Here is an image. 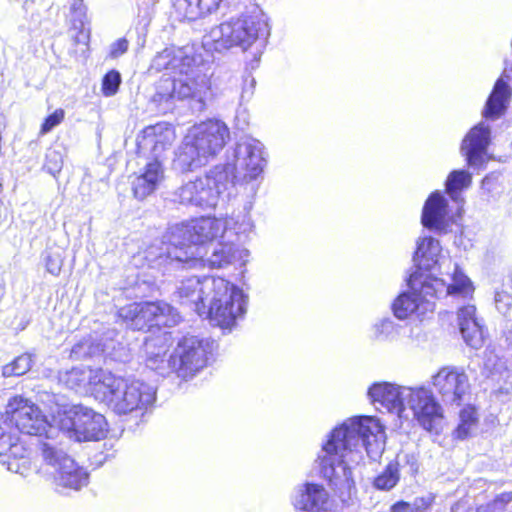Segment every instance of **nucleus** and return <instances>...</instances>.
Masks as SVG:
<instances>
[{"label": "nucleus", "instance_id": "49530a36", "mask_svg": "<svg viewBox=\"0 0 512 512\" xmlns=\"http://www.w3.org/2000/svg\"><path fill=\"white\" fill-rule=\"evenodd\" d=\"M129 42L125 38H120L110 45L109 55L111 58H118L127 52Z\"/></svg>", "mask_w": 512, "mask_h": 512}, {"label": "nucleus", "instance_id": "1a4fd4ad", "mask_svg": "<svg viewBox=\"0 0 512 512\" xmlns=\"http://www.w3.org/2000/svg\"><path fill=\"white\" fill-rule=\"evenodd\" d=\"M58 429L78 442L99 441L105 438L108 424L102 414L83 405H74L59 414Z\"/></svg>", "mask_w": 512, "mask_h": 512}, {"label": "nucleus", "instance_id": "2f4dec72", "mask_svg": "<svg viewBox=\"0 0 512 512\" xmlns=\"http://www.w3.org/2000/svg\"><path fill=\"white\" fill-rule=\"evenodd\" d=\"M474 286L471 280L460 270L455 267L452 274V282L446 284V296L454 295L461 296L463 298H471L474 293Z\"/></svg>", "mask_w": 512, "mask_h": 512}, {"label": "nucleus", "instance_id": "37998d69", "mask_svg": "<svg viewBox=\"0 0 512 512\" xmlns=\"http://www.w3.org/2000/svg\"><path fill=\"white\" fill-rule=\"evenodd\" d=\"M63 255L59 251L47 250L44 255L47 272L58 276L63 266Z\"/></svg>", "mask_w": 512, "mask_h": 512}, {"label": "nucleus", "instance_id": "9b49d317", "mask_svg": "<svg viewBox=\"0 0 512 512\" xmlns=\"http://www.w3.org/2000/svg\"><path fill=\"white\" fill-rule=\"evenodd\" d=\"M6 414L16 428L24 434L54 439L59 435L58 427L52 425L37 405L21 396L13 397L7 405Z\"/></svg>", "mask_w": 512, "mask_h": 512}, {"label": "nucleus", "instance_id": "a18cd8bd", "mask_svg": "<svg viewBox=\"0 0 512 512\" xmlns=\"http://www.w3.org/2000/svg\"><path fill=\"white\" fill-rule=\"evenodd\" d=\"M99 351V347H93L88 341L79 342L73 346L71 354L77 358L92 357Z\"/></svg>", "mask_w": 512, "mask_h": 512}, {"label": "nucleus", "instance_id": "7ed1b4c3", "mask_svg": "<svg viewBox=\"0 0 512 512\" xmlns=\"http://www.w3.org/2000/svg\"><path fill=\"white\" fill-rule=\"evenodd\" d=\"M149 70L170 71V75H164L157 82L151 98L162 112L171 109L175 100H202L205 79L197 73L196 59L186 48H165L154 56Z\"/></svg>", "mask_w": 512, "mask_h": 512}, {"label": "nucleus", "instance_id": "393cba45", "mask_svg": "<svg viewBox=\"0 0 512 512\" xmlns=\"http://www.w3.org/2000/svg\"><path fill=\"white\" fill-rule=\"evenodd\" d=\"M249 252L247 249L241 248L234 243V239L221 240L218 246L213 250L210 257L205 258V265L210 268H223L229 264L245 263Z\"/></svg>", "mask_w": 512, "mask_h": 512}, {"label": "nucleus", "instance_id": "5701e85b", "mask_svg": "<svg viewBox=\"0 0 512 512\" xmlns=\"http://www.w3.org/2000/svg\"><path fill=\"white\" fill-rule=\"evenodd\" d=\"M448 203L439 191H433L427 197L421 213V223L428 229L445 230L447 226Z\"/></svg>", "mask_w": 512, "mask_h": 512}, {"label": "nucleus", "instance_id": "412c9836", "mask_svg": "<svg viewBox=\"0 0 512 512\" xmlns=\"http://www.w3.org/2000/svg\"><path fill=\"white\" fill-rule=\"evenodd\" d=\"M175 140L174 128L168 123H157L143 129L139 146L151 150L152 157L161 159L162 153L170 148Z\"/></svg>", "mask_w": 512, "mask_h": 512}, {"label": "nucleus", "instance_id": "6ab92c4d", "mask_svg": "<svg viewBox=\"0 0 512 512\" xmlns=\"http://www.w3.org/2000/svg\"><path fill=\"white\" fill-rule=\"evenodd\" d=\"M144 313L148 326H172L179 321V314L165 302H142L126 305V315Z\"/></svg>", "mask_w": 512, "mask_h": 512}, {"label": "nucleus", "instance_id": "f03ea898", "mask_svg": "<svg viewBox=\"0 0 512 512\" xmlns=\"http://www.w3.org/2000/svg\"><path fill=\"white\" fill-rule=\"evenodd\" d=\"M229 222L225 218L202 216L172 225L155 255L156 265L163 267L164 273L204 266V244L227 239Z\"/></svg>", "mask_w": 512, "mask_h": 512}, {"label": "nucleus", "instance_id": "a211bd4d", "mask_svg": "<svg viewBox=\"0 0 512 512\" xmlns=\"http://www.w3.org/2000/svg\"><path fill=\"white\" fill-rule=\"evenodd\" d=\"M489 144V127L482 122L473 126L463 138L460 147L467 164L471 166L483 164Z\"/></svg>", "mask_w": 512, "mask_h": 512}, {"label": "nucleus", "instance_id": "9d476101", "mask_svg": "<svg viewBox=\"0 0 512 512\" xmlns=\"http://www.w3.org/2000/svg\"><path fill=\"white\" fill-rule=\"evenodd\" d=\"M215 342L207 338L186 336L174 350L173 372L188 380L207 366L213 357Z\"/></svg>", "mask_w": 512, "mask_h": 512}, {"label": "nucleus", "instance_id": "6e6552de", "mask_svg": "<svg viewBox=\"0 0 512 512\" xmlns=\"http://www.w3.org/2000/svg\"><path fill=\"white\" fill-rule=\"evenodd\" d=\"M99 387L97 400L117 414L147 409L156 398V391L151 385L140 380L117 377L107 370Z\"/></svg>", "mask_w": 512, "mask_h": 512}, {"label": "nucleus", "instance_id": "39448f33", "mask_svg": "<svg viewBox=\"0 0 512 512\" xmlns=\"http://www.w3.org/2000/svg\"><path fill=\"white\" fill-rule=\"evenodd\" d=\"M376 426L372 417L362 416L355 420L351 426L342 424L335 427L328 434L327 440L322 444L324 454L318 457L320 472L329 481L339 478L336 467H341L342 475L351 477V468L348 462L354 460L350 455L359 440L366 442L372 433L371 426Z\"/></svg>", "mask_w": 512, "mask_h": 512}, {"label": "nucleus", "instance_id": "a878e982", "mask_svg": "<svg viewBox=\"0 0 512 512\" xmlns=\"http://www.w3.org/2000/svg\"><path fill=\"white\" fill-rule=\"evenodd\" d=\"M457 320L461 335L467 345L472 348L482 346L484 342L483 326L476 317V307L471 304L460 307Z\"/></svg>", "mask_w": 512, "mask_h": 512}, {"label": "nucleus", "instance_id": "3c124183", "mask_svg": "<svg viewBox=\"0 0 512 512\" xmlns=\"http://www.w3.org/2000/svg\"><path fill=\"white\" fill-rule=\"evenodd\" d=\"M199 2L203 15L205 16L206 14H210L215 11L222 0H199Z\"/></svg>", "mask_w": 512, "mask_h": 512}, {"label": "nucleus", "instance_id": "2eb2a0df", "mask_svg": "<svg viewBox=\"0 0 512 512\" xmlns=\"http://www.w3.org/2000/svg\"><path fill=\"white\" fill-rule=\"evenodd\" d=\"M106 370L86 366L73 367L59 373V382L79 394H90L97 400V390L102 385Z\"/></svg>", "mask_w": 512, "mask_h": 512}, {"label": "nucleus", "instance_id": "4be33fe9", "mask_svg": "<svg viewBox=\"0 0 512 512\" xmlns=\"http://www.w3.org/2000/svg\"><path fill=\"white\" fill-rule=\"evenodd\" d=\"M218 277L192 276L182 280L177 287V295L183 304H188L200 316V305H206L211 290L206 288L208 281L216 280Z\"/></svg>", "mask_w": 512, "mask_h": 512}, {"label": "nucleus", "instance_id": "72a5a7b5", "mask_svg": "<svg viewBox=\"0 0 512 512\" xmlns=\"http://www.w3.org/2000/svg\"><path fill=\"white\" fill-rule=\"evenodd\" d=\"M70 9L73 28L79 30L78 35L75 37V42L87 44L89 40V32L85 31L87 16L86 6L84 5L83 0H73Z\"/></svg>", "mask_w": 512, "mask_h": 512}, {"label": "nucleus", "instance_id": "f257e3e1", "mask_svg": "<svg viewBox=\"0 0 512 512\" xmlns=\"http://www.w3.org/2000/svg\"><path fill=\"white\" fill-rule=\"evenodd\" d=\"M265 164L263 144L253 138L243 139L237 143L232 161L215 165L203 177L179 187L173 193V201L201 208L215 207L229 188L257 179Z\"/></svg>", "mask_w": 512, "mask_h": 512}, {"label": "nucleus", "instance_id": "aec40b11", "mask_svg": "<svg viewBox=\"0 0 512 512\" xmlns=\"http://www.w3.org/2000/svg\"><path fill=\"white\" fill-rule=\"evenodd\" d=\"M407 389L389 382H379L369 387L368 395L373 403H378L387 411L396 412L401 416L405 410Z\"/></svg>", "mask_w": 512, "mask_h": 512}, {"label": "nucleus", "instance_id": "f3484780", "mask_svg": "<svg viewBox=\"0 0 512 512\" xmlns=\"http://www.w3.org/2000/svg\"><path fill=\"white\" fill-rule=\"evenodd\" d=\"M28 449L15 434L4 432L0 436V463L7 466V470L26 475L28 471Z\"/></svg>", "mask_w": 512, "mask_h": 512}, {"label": "nucleus", "instance_id": "e433bc0d", "mask_svg": "<svg viewBox=\"0 0 512 512\" xmlns=\"http://www.w3.org/2000/svg\"><path fill=\"white\" fill-rule=\"evenodd\" d=\"M472 183V176L466 170H454L450 172L446 179L445 187L446 192L451 196H454L457 192H460L468 188Z\"/></svg>", "mask_w": 512, "mask_h": 512}, {"label": "nucleus", "instance_id": "ddd939ff", "mask_svg": "<svg viewBox=\"0 0 512 512\" xmlns=\"http://www.w3.org/2000/svg\"><path fill=\"white\" fill-rule=\"evenodd\" d=\"M432 385L441 400L460 406L470 392L469 377L463 368L442 366L432 377Z\"/></svg>", "mask_w": 512, "mask_h": 512}, {"label": "nucleus", "instance_id": "79ce46f5", "mask_svg": "<svg viewBox=\"0 0 512 512\" xmlns=\"http://www.w3.org/2000/svg\"><path fill=\"white\" fill-rule=\"evenodd\" d=\"M63 163L64 160L61 151L57 149H49L47 151L44 169L49 174L56 177V175L62 170Z\"/></svg>", "mask_w": 512, "mask_h": 512}, {"label": "nucleus", "instance_id": "c03bdc74", "mask_svg": "<svg viewBox=\"0 0 512 512\" xmlns=\"http://www.w3.org/2000/svg\"><path fill=\"white\" fill-rule=\"evenodd\" d=\"M65 117V112L63 109H56L52 114L46 117L44 120L40 133L41 134H47L50 132L54 127L58 126Z\"/></svg>", "mask_w": 512, "mask_h": 512}, {"label": "nucleus", "instance_id": "b1692460", "mask_svg": "<svg viewBox=\"0 0 512 512\" xmlns=\"http://www.w3.org/2000/svg\"><path fill=\"white\" fill-rule=\"evenodd\" d=\"M249 252L247 249L241 248L234 243V239L221 240L218 246L213 250L210 257L205 258V265L210 268H223L229 264L245 263Z\"/></svg>", "mask_w": 512, "mask_h": 512}, {"label": "nucleus", "instance_id": "864d4df0", "mask_svg": "<svg viewBox=\"0 0 512 512\" xmlns=\"http://www.w3.org/2000/svg\"><path fill=\"white\" fill-rule=\"evenodd\" d=\"M6 420H4L3 416L0 414V436L3 435L4 432H6Z\"/></svg>", "mask_w": 512, "mask_h": 512}, {"label": "nucleus", "instance_id": "cd10ccee", "mask_svg": "<svg viewBox=\"0 0 512 512\" xmlns=\"http://www.w3.org/2000/svg\"><path fill=\"white\" fill-rule=\"evenodd\" d=\"M418 276H410L408 285L411 292L400 294L393 302V312L398 319H406L417 311L421 301L417 296L415 282Z\"/></svg>", "mask_w": 512, "mask_h": 512}, {"label": "nucleus", "instance_id": "0eeeda50", "mask_svg": "<svg viewBox=\"0 0 512 512\" xmlns=\"http://www.w3.org/2000/svg\"><path fill=\"white\" fill-rule=\"evenodd\" d=\"M206 288L211 290V294L206 305H200V316L223 330L231 331L244 318L248 297L237 286L221 277L208 281Z\"/></svg>", "mask_w": 512, "mask_h": 512}, {"label": "nucleus", "instance_id": "7c9ffc66", "mask_svg": "<svg viewBox=\"0 0 512 512\" xmlns=\"http://www.w3.org/2000/svg\"><path fill=\"white\" fill-rule=\"evenodd\" d=\"M479 416L475 405L467 404L459 411V423L454 434L457 439H465L471 435L472 430L478 425Z\"/></svg>", "mask_w": 512, "mask_h": 512}, {"label": "nucleus", "instance_id": "473e14b6", "mask_svg": "<svg viewBox=\"0 0 512 512\" xmlns=\"http://www.w3.org/2000/svg\"><path fill=\"white\" fill-rule=\"evenodd\" d=\"M172 8L179 21H194L204 16L199 0H172Z\"/></svg>", "mask_w": 512, "mask_h": 512}, {"label": "nucleus", "instance_id": "c756f323", "mask_svg": "<svg viewBox=\"0 0 512 512\" xmlns=\"http://www.w3.org/2000/svg\"><path fill=\"white\" fill-rule=\"evenodd\" d=\"M160 343V340H146L145 354H146V366L151 370L156 371L162 376L173 372L174 353L167 358V355L156 354L154 349L155 345Z\"/></svg>", "mask_w": 512, "mask_h": 512}, {"label": "nucleus", "instance_id": "ea45409f", "mask_svg": "<svg viewBox=\"0 0 512 512\" xmlns=\"http://www.w3.org/2000/svg\"><path fill=\"white\" fill-rule=\"evenodd\" d=\"M122 77L119 71L117 70H110L107 72L103 79H102V85H101V92L105 97H112L114 96L121 85Z\"/></svg>", "mask_w": 512, "mask_h": 512}, {"label": "nucleus", "instance_id": "4c0bfd02", "mask_svg": "<svg viewBox=\"0 0 512 512\" xmlns=\"http://www.w3.org/2000/svg\"><path fill=\"white\" fill-rule=\"evenodd\" d=\"M229 222V227L227 230V238L233 239L234 237L239 238L242 234H247L252 231L253 223L251 217L246 212L242 215L232 216L230 218H225Z\"/></svg>", "mask_w": 512, "mask_h": 512}, {"label": "nucleus", "instance_id": "8fccbe9b", "mask_svg": "<svg viewBox=\"0 0 512 512\" xmlns=\"http://www.w3.org/2000/svg\"><path fill=\"white\" fill-rule=\"evenodd\" d=\"M306 493L309 497L314 495L317 496V499H311L313 505H317L318 501L325 495L323 486L319 484H307Z\"/></svg>", "mask_w": 512, "mask_h": 512}, {"label": "nucleus", "instance_id": "f704fd0d", "mask_svg": "<svg viewBox=\"0 0 512 512\" xmlns=\"http://www.w3.org/2000/svg\"><path fill=\"white\" fill-rule=\"evenodd\" d=\"M400 479L399 465L396 462H390L384 470L373 480V486L378 490L388 491L394 488Z\"/></svg>", "mask_w": 512, "mask_h": 512}, {"label": "nucleus", "instance_id": "4468645a", "mask_svg": "<svg viewBox=\"0 0 512 512\" xmlns=\"http://www.w3.org/2000/svg\"><path fill=\"white\" fill-rule=\"evenodd\" d=\"M406 391L405 397L413 418L423 429L437 433L444 414L432 392L425 387H410Z\"/></svg>", "mask_w": 512, "mask_h": 512}, {"label": "nucleus", "instance_id": "603ef678", "mask_svg": "<svg viewBox=\"0 0 512 512\" xmlns=\"http://www.w3.org/2000/svg\"><path fill=\"white\" fill-rule=\"evenodd\" d=\"M255 83H256V81L254 78H251L249 80L246 79L244 81V87H243V90L241 93L242 101H248L252 97L253 92H254Z\"/></svg>", "mask_w": 512, "mask_h": 512}, {"label": "nucleus", "instance_id": "de8ad7c7", "mask_svg": "<svg viewBox=\"0 0 512 512\" xmlns=\"http://www.w3.org/2000/svg\"><path fill=\"white\" fill-rule=\"evenodd\" d=\"M512 502V491H505L500 494H497L492 502L491 505L498 510H505L507 505Z\"/></svg>", "mask_w": 512, "mask_h": 512}, {"label": "nucleus", "instance_id": "423d86ee", "mask_svg": "<svg viewBox=\"0 0 512 512\" xmlns=\"http://www.w3.org/2000/svg\"><path fill=\"white\" fill-rule=\"evenodd\" d=\"M229 138V128L221 120L211 119L193 126L178 148L175 168L189 172L204 166L223 149Z\"/></svg>", "mask_w": 512, "mask_h": 512}, {"label": "nucleus", "instance_id": "20e7f679", "mask_svg": "<svg viewBox=\"0 0 512 512\" xmlns=\"http://www.w3.org/2000/svg\"><path fill=\"white\" fill-rule=\"evenodd\" d=\"M270 28L266 16L261 11L231 17L213 27L204 37L206 45L221 52L234 47L247 51L252 48L251 67L257 66L266 47Z\"/></svg>", "mask_w": 512, "mask_h": 512}, {"label": "nucleus", "instance_id": "dca6fc26", "mask_svg": "<svg viewBox=\"0 0 512 512\" xmlns=\"http://www.w3.org/2000/svg\"><path fill=\"white\" fill-rule=\"evenodd\" d=\"M165 179L162 159L148 158L132 180V190L137 199H145L154 193Z\"/></svg>", "mask_w": 512, "mask_h": 512}, {"label": "nucleus", "instance_id": "a19ab883", "mask_svg": "<svg viewBox=\"0 0 512 512\" xmlns=\"http://www.w3.org/2000/svg\"><path fill=\"white\" fill-rule=\"evenodd\" d=\"M118 316L122 319L128 328L133 330L140 331L149 328L144 313H131L126 315V306L119 309Z\"/></svg>", "mask_w": 512, "mask_h": 512}, {"label": "nucleus", "instance_id": "c9c22d12", "mask_svg": "<svg viewBox=\"0 0 512 512\" xmlns=\"http://www.w3.org/2000/svg\"><path fill=\"white\" fill-rule=\"evenodd\" d=\"M33 355L30 353H24L16 357L12 362L2 367V375L4 377L22 376L27 373L33 363Z\"/></svg>", "mask_w": 512, "mask_h": 512}, {"label": "nucleus", "instance_id": "58836bf2", "mask_svg": "<svg viewBox=\"0 0 512 512\" xmlns=\"http://www.w3.org/2000/svg\"><path fill=\"white\" fill-rule=\"evenodd\" d=\"M433 502V497H418L411 506L409 502L399 500L391 505L390 512H426L432 507Z\"/></svg>", "mask_w": 512, "mask_h": 512}, {"label": "nucleus", "instance_id": "6e6d98bb", "mask_svg": "<svg viewBox=\"0 0 512 512\" xmlns=\"http://www.w3.org/2000/svg\"><path fill=\"white\" fill-rule=\"evenodd\" d=\"M250 208H251V204H249V206H247V205H246V206H244V209H245V210H248V209H250Z\"/></svg>", "mask_w": 512, "mask_h": 512}, {"label": "nucleus", "instance_id": "09e8293b", "mask_svg": "<svg viewBox=\"0 0 512 512\" xmlns=\"http://www.w3.org/2000/svg\"><path fill=\"white\" fill-rule=\"evenodd\" d=\"M148 340H160V343L159 344L157 343V345H155V347H154L156 354L167 355V352L170 347V341H171L170 334L164 333L162 335H159V336H156L153 338H149Z\"/></svg>", "mask_w": 512, "mask_h": 512}, {"label": "nucleus", "instance_id": "5fc2aeb1", "mask_svg": "<svg viewBox=\"0 0 512 512\" xmlns=\"http://www.w3.org/2000/svg\"><path fill=\"white\" fill-rule=\"evenodd\" d=\"M154 254V247H151L150 250L148 251V255L153 256Z\"/></svg>", "mask_w": 512, "mask_h": 512}, {"label": "nucleus", "instance_id": "f8f14e48", "mask_svg": "<svg viewBox=\"0 0 512 512\" xmlns=\"http://www.w3.org/2000/svg\"><path fill=\"white\" fill-rule=\"evenodd\" d=\"M41 453L44 462L51 468L57 486L80 490L88 483V473L61 448L51 442H43Z\"/></svg>", "mask_w": 512, "mask_h": 512}, {"label": "nucleus", "instance_id": "c85d7f7f", "mask_svg": "<svg viewBox=\"0 0 512 512\" xmlns=\"http://www.w3.org/2000/svg\"><path fill=\"white\" fill-rule=\"evenodd\" d=\"M411 276H418V280L415 282V288L421 303L430 302L435 298L446 296V283L442 279L428 277L422 280V275L418 273H414Z\"/></svg>", "mask_w": 512, "mask_h": 512}, {"label": "nucleus", "instance_id": "bb28decb", "mask_svg": "<svg viewBox=\"0 0 512 512\" xmlns=\"http://www.w3.org/2000/svg\"><path fill=\"white\" fill-rule=\"evenodd\" d=\"M510 97L511 90L507 82L502 78L497 79L486 100L482 116L491 120L499 118L507 109Z\"/></svg>", "mask_w": 512, "mask_h": 512}]
</instances>
